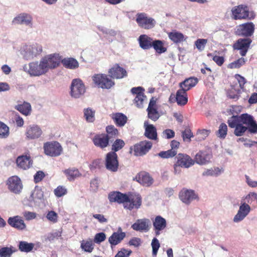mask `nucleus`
<instances>
[{"instance_id": "69168bd1", "label": "nucleus", "mask_w": 257, "mask_h": 257, "mask_svg": "<svg viewBox=\"0 0 257 257\" xmlns=\"http://www.w3.org/2000/svg\"><path fill=\"white\" fill-rule=\"evenodd\" d=\"M106 239V235L104 232L97 233L95 235L94 242L99 244L104 241Z\"/></svg>"}, {"instance_id": "c9c22d12", "label": "nucleus", "mask_w": 257, "mask_h": 257, "mask_svg": "<svg viewBox=\"0 0 257 257\" xmlns=\"http://www.w3.org/2000/svg\"><path fill=\"white\" fill-rule=\"evenodd\" d=\"M105 136L108 139L109 142H113L118 136V131L114 126L112 125H108L106 127Z\"/></svg>"}, {"instance_id": "f3484780", "label": "nucleus", "mask_w": 257, "mask_h": 257, "mask_svg": "<svg viewBox=\"0 0 257 257\" xmlns=\"http://www.w3.org/2000/svg\"><path fill=\"white\" fill-rule=\"evenodd\" d=\"M197 197V196L194 191L185 188L182 189L179 194V199L187 205L189 204Z\"/></svg>"}, {"instance_id": "7c9ffc66", "label": "nucleus", "mask_w": 257, "mask_h": 257, "mask_svg": "<svg viewBox=\"0 0 257 257\" xmlns=\"http://www.w3.org/2000/svg\"><path fill=\"white\" fill-rule=\"evenodd\" d=\"M176 100L179 105H185L188 102L186 91L182 89L178 90L176 94Z\"/></svg>"}, {"instance_id": "5701e85b", "label": "nucleus", "mask_w": 257, "mask_h": 257, "mask_svg": "<svg viewBox=\"0 0 257 257\" xmlns=\"http://www.w3.org/2000/svg\"><path fill=\"white\" fill-rule=\"evenodd\" d=\"M241 92V90L238 87L237 84L231 85L230 87L226 90V94L227 98L234 101L239 99Z\"/></svg>"}, {"instance_id": "a18cd8bd", "label": "nucleus", "mask_w": 257, "mask_h": 257, "mask_svg": "<svg viewBox=\"0 0 257 257\" xmlns=\"http://www.w3.org/2000/svg\"><path fill=\"white\" fill-rule=\"evenodd\" d=\"M223 170L219 169L218 167H215L213 169L211 168L207 169L204 171L202 173L203 176H218L221 174Z\"/></svg>"}, {"instance_id": "e433bc0d", "label": "nucleus", "mask_w": 257, "mask_h": 257, "mask_svg": "<svg viewBox=\"0 0 257 257\" xmlns=\"http://www.w3.org/2000/svg\"><path fill=\"white\" fill-rule=\"evenodd\" d=\"M154 229L163 230L167 226L166 220L161 216H157L153 222Z\"/></svg>"}, {"instance_id": "338daca9", "label": "nucleus", "mask_w": 257, "mask_h": 257, "mask_svg": "<svg viewBox=\"0 0 257 257\" xmlns=\"http://www.w3.org/2000/svg\"><path fill=\"white\" fill-rule=\"evenodd\" d=\"M45 177V174L42 171H37L34 176V181L36 183L41 181Z\"/></svg>"}, {"instance_id": "c85d7f7f", "label": "nucleus", "mask_w": 257, "mask_h": 257, "mask_svg": "<svg viewBox=\"0 0 257 257\" xmlns=\"http://www.w3.org/2000/svg\"><path fill=\"white\" fill-rule=\"evenodd\" d=\"M125 233L124 232H114L108 238V242L111 244V246H115L121 242L125 237Z\"/></svg>"}, {"instance_id": "c03bdc74", "label": "nucleus", "mask_w": 257, "mask_h": 257, "mask_svg": "<svg viewBox=\"0 0 257 257\" xmlns=\"http://www.w3.org/2000/svg\"><path fill=\"white\" fill-rule=\"evenodd\" d=\"M84 116L88 122H93L95 120V111L88 107L84 109Z\"/></svg>"}, {"instance_id": "6ab92c4d", "label": "nucleus", "mask_w": 257, "mask_h": 257, "mask_svg": "<svg viewBox=\"0 0 257 257\" xmlns=\"http://www.w3.org/2000/svg\"><path fill=\"white\" fill-rule=\"evenodd\" d=\"M9 189L12 192L18 193L22 189V184L19 178L17 176H12L9 178L7 181Z\"/></svg>"}, {"instance_id": "37998d69", "label": "nucleus", "mask_w": 257, "mask_h": 257, "mask_svg": "<svg viewBox=\"0 0 257 257\" xmlns=\"http://www.w3.org/2000/svg\"><path fill=\"white\" fill-rule=\"evenodd\" d=\"M124 146L125 143L122 140L117 139L115 141H113V143L111 146V151L110 152H114V153H116V152L122 149Z\"/></svg>"}, {"instance_id": "6e6552de", "label": "nucleus", "mask_w": 257, "mask_h": 257, "mask_svg": "<svg viewBox=\"0 0 257 257\" xmlns=\"http://www.w3.org/2000/svg\"><path fill=\"white\" fill-rule=\"evenodd\" d=\"M45 154L52 157L59 156L63 152V148L59 143L57 141L48 142L44 144Z\"/></svg>"}, {"instance_id": "b1692460", "label": "nucleus", "mask_w": 257, "mask_h": 257, "mask_svg": "<svg viewBox=\"0 0 257 257\" xmlns=\"http://www.w3.org/2000/svg\"><path fill=\"white\" fill-rule=\"evenodd\" d=\"M144 127L145 129L144 135L149 139L152 140H157L158 139L157 130L155 126L153 124H149L147 121L144 122Z\"/></svg>"}, {"instance_id": "473e14b6", "label": "nucleus", "mask_w": 257, "mask_h": 257, "mask_svg": "<svg viewBox=\"0 0 257 257\" xmlns=\"http://www.w3.org/2000/svg\"><path fill=\"white\" fill-rule=\"evenodd\" d=\"M31 22V17L28 14H21L15 17L12 21L14 24H25L28 25Z\"/></svg>"}, {"instance_id": "0eeeda50", "label": "nucleus", "mask_w": 257, "mask_h": 257, "mask_svg": "<svg viewBox=\"0 0 257 257\" xmlns=\"http://www.w3.org/2000/svg\"><path fill=\"white\" fill-rule=\"evenodd\" d=\"M92 80L97 86L102 89H108L114 85V82L111 78L104 74L94 75Z\"/></svg>"}, {"instance_id": "de8ad7c7", "label": "nucleus", "mask_w": 257, "mask_h": 257, "mask_svg": "<svg viewBox=\"0 0 257 257\" xmlns=\"http://www.w3.org/2000/svg\"><path fill=\"white\" fill-rule=\"evenodd\" d=\"M9 135V127L5 123L0 121V138L6 139Z\"/></svg>"}, {"instance_id": "f03ea898", "label": "nucleus", "mask_w": 257, "mask_h": 257, "mask_svg": "<svg viewBox=\"0 0 257 257\" xmlns=\"http://www.w3.org/2000/svg\"><path fill=\"white\" fill-rule=\"evenodd\" d=\"M232 18L235 20L242 19L251 20L254 18L255 15L252 12H249L248 7L245 5H240L234 7L231 9Z\"/></svg>"}, {"instance_id": "1a4fd4ad", "label": "nucleus", "mask_w": 257, "mask_h": 257, "mask_svg": "<svg viewBox=\"0 0 257 257\" xmlns=\"http://www.w3.org/2000/svg\"><path fill=\"white\" fill-rule=\"evenodd\" d=\"M106 169L112 172L117 171L119 166L118 156L114 152H108L106 154L105 159Z\"/></svg>"}, {"instance_id": "f704fd0d", "label": "nucleus", "mask_w": 257, "mask_h": 257, "mask_svg": "<svg viewBox=\"0 0 257 257\" xmlns=\"http://www.w3.org/2000/svg\"><path fill=\"white\" fill-rule=\"evenodd\" d=\"M138 181L144 186H150L153 182V179L148 173H141L138 175Z\"/></svg>"}, {"instance_id": "ddd939ff", "label": "nucleus", "mask_w": 257, "mask_h": 257, "mask_svg": "<svg viewBox=\"0 0 257 257\" xmlns=\"http://www.w3.org/2000/svg\"><path fill=\"white\" fill-rule=\"evenodd\" d=\"M175 163L181 168H189L194 164V161L186 154H178L175 157Z\"/></svg>"}, {"instance_id": "9d476101", "label": "nucleus", "mask_w": 257, "mask_h": 257, "mask_svg": "<svg viewBox=\"0 0 257 257\" xmlns=\"http://www.w3.org/2000/svg\"><path fill=\"white\" fill-rule=\"evenodd\" d=\"M240 123L245 124L248 128V132L250 134L257 133V122L253 117L248 113H243L240 115Z\"/></svg>"}, {"instance_id": "4c0bfd02", "label": "nucleus", "mask_w": 257, "mask_h": 257, "mask_svg": "<svg viewBox=\"0 0 257 257\" xmlns=\"http://www.w3.org/2000/svg\"><path fill=\"white\" fill-rule=\"evenodd\" d=\"M35 194V200L33 199V201L36 203L38 202L40 206L41 204L44 206L45 205V200L44 199L43 191L42 190L41 188L38 186H36L34 192H33V194Z\"/></svg>"}, {"instance_id": "680f3d73", "label": "nucleus", "mask_w": 257, "mask_h": 257, "mask_svg": "<svg viewBox=\"0 0 257 257\" xmlns=\"http://www.w3.org/2000/svg\"><path fill=\"white\" fill-rule=\"evenodd\" d=\"M54 191L55 195L58 197H62L67 193V189L62 186H58Z\"/></svg>"}, {"instance_id": "603ef678", "label": "nucleus", "mask_w": 257, "mask_h": 257, "mask_svg": "<svg viewBox=\"0 0 257 257\" xmlns=\"http://www.w3.org/2000/svg\"><path fill=\"white\" fill-rule=\"evenodd\" d=\"M148 117L153 121H156L160 117L159 113L156 108L147 109Z\"/></svg>"}, {"instance_id": "a19ab883", "label": "nucleus", "mask_w": 257, "mask_h": 257, "mask_svg": "<svg viewBox=\"0 0 257 257\" xmlns=\"http://www.w3.org/2000/svg\"><path fill=\"white\" fill-rule=\"evenodd\" d=\"M15 108L22 114L27 115L30 112L31 106L30 103L24 102L23 104L16 105Z\"/></svg>"}, {"instance_id": "cd10ccee", "label": "nucleus", "mask_w": 257, "mask_h": 257, "mask_svg": "<svg viewBox=\"0 0 257 257\" xmlns=\"http://www.w3.org/2000/svg\"><path fill=\"white\" fill-rule=\"evenodd\" d=\"M16 163L20 168L26 170L30 167L31 157L27 155L19 156L17 159Z\"/></svg>"}, {"instance_id": "dca6fc26", "label": "nucleus", "mask_w": 257, "mask_h": 257, "mask_svg": "<svg viewBox=\"0 0 257 257\" xmlns=\"http://www.w3.org/2000/svg\"><path fill=\"white\" fill-rule=\"evenodd\" d=\"M109 76L113 79H122L127 76L125 69L120 67L119 64H115L108 71Z\"/></svg>"}, {"instance_id": "6e6d98bb", "label": "nucleus", "mask_w": 257, "mask_h": 257, "mask_svg": "<svg viewBox=\"0 0 257 257\" xmlns=\"http://www.w3.org/2000/svg\"><path fill=\"white\" fill-rule=\"evenodd\" d=\"M151 246L152 247V254L153 256H156L158 249L160 246V242L158 239L154 237L152 241Z\"/></svg>"}, {"instance_id": "052dcab7", "label": "nucleus", "mask_w": 257, "mask_h": 257, "mask_svg": "<svg viewBox=\"0 0 257 257\" xmlns=\"http://www.w3.org/2000/svg\"><path fill=\"white\" fill-rule=\"evenodd\" d=\"M193 135L189 128H186L182 132V137L185 142H190L191 138H193Z\"/></svg>"}, {"instance_id": "864d4df0", "label": "nucleus", "mask_w": 257, "mask_h": 257, "mask_svg": "<svg viewBox=\"0 0 257 257\" xmlns=\"http://www.w3.org/2000/svg\"><path fill=\"white\" fill-rule=\"evenodd\" d=\"M245 61L246 60L244 58H240L230 63L229 64V67L231 69L239 68L245 64Z\"/></svg>"}, {"instance_id": "4d7b16f0", "label": "nucleus", "mask_w": 257, "mask_h": 257, "mask_svg": "<svg viewBox=\"0 0 257 257\" xmlns=\"http://www.w3.org/2000/svg\"><path fill=\"white\" fill-rule=\"evenodd\" d=\"M245 202L247 204H251L253 201L257 202V193L250 192L244 197Z\"/></svg>"}, {"instance_id": "49530a36", "label": "nucleus", "mask_w": 257, "mask_h": 257, "mask_svg": "<svg viewBox=\"0 0 257 257\" xmlns=\"http://www.w3.org/2000/svg\"><path fill=\"white\" fill-rule=\"evenodd\" d=\"M177 155V151L173 150H168L166 151H161L156 155V156L163 158L168 159L173 158Z\"/></svg>"}, {"instance_id": "13d9d810", "label": "nucleus", "mask_w": 257, "mask_h": 257, "mask_svg": "<svg viewBox=\"0 0 257 257\" xmlns=\"http://www.w3.org/2000/svg\"><path fill=\"white\" fill-rule=\"evenodd\" d=\"M81 247L84 251L88 252H91L94 248L92 242L91 241H83L81 243Z\"/></svg>"}, {"instance_id": "4468645a", "label": "nucleus", "mask_w": 257, "mask_h": 257, "mask_svg": "<svg viewBox=\"0 0 257 257\" xmlns=\"http://www.w3.org/2000/svg\"><path fill=\"white\" fill-rule=\"evenodd\" d=\"M128 200L124 202V207L130 210L134 208L139 209L142 205V198L140 195L134 194L128 196Z\"/></svg>"}, {"instance_id": "bf43d9fd", "label": "nucleus", "mask_w": 257, "mask_h": 257, "mask_svg": "<svg viewBox=\"0 0 257 257\" xmlns=\"http://www.w3.org/2000/svg\"><path fill=\"white\" fill-rule=\"evenodd\" d=\"M207 41L205 39H198L195 42V45L199 51H202L204 49Z\"/></svg>"}, {"instance_id": "79ce46f5", "label": "nucleus", "mask_w": 257, "mask_h": 257, "mask_svg": "<svg viewBox=\"0 0 257 257\" xmlns=\"http://www.w3.org/2000/svg\"><path fill=\"white\" fill-rule=\"evenodd\" d=\"M16 251L17 249L12 246L2 247L0 248V257H11L12 254Z\"/></svg>"}, {"instance_id": "20e7f679", "label": "nucleus", "mask_w": 257, "mask_h": 257, "mask_svg": "<svg viewBox=\"0 0 257 257\" xmlns=\"http://www.w3.org/2000/svg\"><path fill=\"white\" fill-rule=\"evenodd\" d=\"M136 21L140 27L146 30L152 29L156 25V20L149 17L145 13H138L136 15Z\"/></svg>"}, {"instance_id": "2eb2a0df", "label": "nucleus", "mask_w": 257, "mask_h": 257, "mask_svg": "<svg viewBox=\"0 0 257 257\" xmlns=\"http://www.w3.org/2000/svg\"><path fill=\"white\" fill-rule=\"evenodd\" d=\"M145 89L141 86L133 87L131 92L133 94H136V96L134 99V103L138 108L143 107V102L146 96L144 94V91Z\"/></svg>"}, {"instance_id": "393cba45", "label": "nucleus", "mask_w": 257, "mask_h": 257, "mask_svg": "<svg viewBox=\"0 0 257 257\" xmlns=\"http://www.w3.org/2000/svg\"><path fill=\"white\" fill-rule=\"evenodd\" d=\"M153 39L147 35H141L138 38L140 47L143 50H149L152 48Z\"/></svg>"}, {"instance_id": "5fc2aeb1", "label": "nucleus", "mask_w": 257, "mask_h": 257, "mask_svg": "<svg viewBox=\"0 0 257 257\" xmlns=\"http://www.w3.org/2000/svg\"><path fill=\"white\" fill-rule=\"evenodd\" d=\"M247 131H248L247 127L240 123L235 127L234 134L236 136H241Z\"/></svg>"}, {"instance_id": "39448f33", "label": "nucleus", "mask_w": 257, "mask_h": 257, "mask_svg": "<svg viewBox=\"0 0 257 257\" xmlns=\"http://www.w3.org/2000/svg\"><path fill=\"white\" fill-rule=\"evenodd\" d=\"M153 146L151 142L144 141L136 144L130 148V153H133L135 156H143L151 150Z\"/></svg>"}, {"instance_id": "774afa93", "label": "nucleus", "mask_w": 257, "mask_h": 257, "mask_svg": "<svg viewBox=\"0 0 257 257\" xmlns=\"http://www.w3.org/2000/svg\"><path fill=\"white\" fill-rule=\"evenodd\" d=\"M131 253V250L122 248L117 252L115 257H128Z\"/></svg>"}, {"instance_id": "ea45409f", "label": "nucleus", "mask_w": 257, "mask_h": 257, "mask_svg": "<svg viewBox=\"0 0 257 257\" xmlns=\"http://www.w3.org/2000/svg\"><path fill=\"white\" fill-rule=\"evenodd\" d=\"M152 44V47L159 54L165 53L167 51V48L164 47V43L161 40H153V44Z\"/></svg>"}, {"instance_id": "f8f14e48", "label": "nucleus", "mask_w": 257, "mask_h": 257, "mask_svg": "<svg viewBox=\"0 0 257 257\" xmlns=\"http://www.w3.org/2000/svg\"><path fill=\"white\" fill-rule=\"evenodd\" d=\"M251 211L250 206L246 202L241 201L239 209L233 217V221L235 223H238L242 221Z\"/></svg>"}, {"instance_id": "4be33fe9", "label": "nucleus", "mask_w": 257, "mask_h": 257, "mask_svg": "<svg viewBox=\"0 0 257 257\" xmlns=\"http://www.w3.org/2000/svg\"><path fill=\"white\" fill-rule=\"evenodd\" d=\"M92 142L96 147L101 149L106 148L109 142L108 139L105 136V134L96 135L92 139Z\"/></svg>"}, {"instance_id": "58836bf2", "label": "nucleus", "mask_w": 257, "mask_h": 257, "mask_svg": "<svg viewBox=\"0 0 257 257\" xmlns=\"http://www.w3.org/2000/svg\"><path fill=\"white\" fill-rule=\"evenodd\" d=\"M64 173L69 181H73L79 177L81 174L78 169L75 168L68 169L64 171Z\"/></svg>"}, {"instance_id": "aec40b11", "label": "nucleus", "mask_w": 257, "mask_h": 257, "mask_svg": "<svg viewBox=\"0 0 257 257\" xmlns=\"http://www.w3.org/2000/svg\"><path fill=\"white\" fill-rule=\"evenodd\" d=\"M212 155L210 153L203 151H199L196 154L194 158V163L203 165L208 164L210 159L212 158Z\"/></svg>"}, {"instance_id": "0e129e2a", "label": "nucleus", "mask_w": 257, "mask_h": 257, "mask_svg": "<svg viewBox=\"0 0 257 257\" xmlns=\"http://www.w3.org/2000/svg\"><path fill=\"white\" fill-rule=\"evenodd\" d=\"M42 134V129L39 125H33V139L40 138Z\"/></svg>"}, {"instance_id": "a211bd4d", "label": "nucleus", "mask_w": 257, "mask_h": 257, "mask_svg": "<svg viewBox=\"0 0 257 257\" xmlns=\"http://www.w3.org/2000/svg\"><path fill=\"white\" fill-rule=\"evenodd\" d=\"M110 203L116 202L118 204L123 203L128 200V195L119 191L110 192L108 195Z\"/></svg>"}, {"instance_id": "72a5a7b5", "label": "nucleus", "mask_w": 257, "mask_h": 257, "mask_svg": "<svg viewBox=\"0 0 257 257\" xmlns=\"http://www.w3.org/2000/svg\"><path fill=\"white\" fill-rule=\"evenodd\" d=\"M112 119L117 126H123L126 123L127 118L122 113H116L113 114Z\"/></svg>"}, {"instance_id": "c756f323", "label": "nucleus", "mask_w": 257, "mask_h": 257, "mask_svg": "<svg viewBox=\"0 0 257 257\" xmlns=\"http://www.w3.org/2000/svg\"><path fill=\"white\" fill-rule=\"evenodd\" d=\"M169 38L174 43L178 44L185 41L184 35L181 32L173 30L168 33Z\"/></svg>"}, {"instance_id": "bb28decb", "label": "nucleus", "mask_w": 257, "mask_h": 257, "mask_svg": "<svg viewBox=\"0 0 257 257\" xmlns=\"http://www.w3.org/2000/svg\"><path fill=\"white\" fill-rule=\"evenodd\" d=\"M8 222L11 226L19 230H23L26 227L24 220L19 216L9 218Z\"/></svg>"}, {"instance_id": "09e8293b", "label": "nucleus", "mask_w": 257, "mask_h": 257, "mask_svg": "<svg viewBox=\"0 0 257 257\" xmlns=\"http://www.w3.org/2000/svg\"><path fill=\"white\" fill-rule=\"evenodd\" d=\"M228 125L231 128H235L240 123V115H233L227 120Z\"/></svg>"}, {"instance_id": "423d86ee", "label": "nucleus", "mask_w": 257, "mask_h": 257, "mask_svg": "<svg viewBox=\"0 0 257 257\" xmlns=\"http://www.w3.org/2000/svg\"><path fill=\"white\" fill-rule=\"evenodd\" d=\"M86 91L85 86L83 81L79 78L72 80L70 86V95L74 98L82 96Z\"/></svg>"}, {"instance_id": "a878e982", "label": "nucleus", "mask_w": 257, "mask_h": 257, "mask_svg": "<svg viewBox=\"0 0 257 257\" xmlns=\"http://www.w3.org/2000/svg\"><path fill=\"white\" fill-rule=\"evenodd\" d=\"M61 63L65 68L72 70L78 68L79 65L76 59L72 57H67L62 59L61 56Z\"/></svg>"}, {"instance_id": "412c9836", "label": "nucleus", "mask_w": 257, "mask_h": 257, "mask_svg": "<svg viewBox=\"0 0 257 257\" xmlns=\"http://www.w3.org/2000/svg\"><path fill=\"white\" fill-rule=\"evenodd\" d=\"M149 223L150 221L148 219H139L132 224V228L136 231L146 232L150 229Z\"/></svg>"}, {"instance_id": "e2e57ef3", "label": "nucleus", "mask_w": 257, "mask_h": 257, "mask_svg": "<svg viewBox=\"0 0 257 257\" xmlns=\"http://www.w3.org/2000/svg\"><path fill=\"white\" fill-rule=\"evenodd\" d=\"M58 217V214L54 211H48L46 215L47 219L53 223L57 222Z\"/></svg>"}, {"instance_id": "2f4dec72", "label": "nucleus", "mask_w": 257, "mask_h": 257, "mask_svg": "<svg viewBox=\"0 0 257 257\" xmlns=\"http://www.w3.org/2000/svg\"><path fill=\"white\" fill-rule=\"evenodd\" d=\"M197 82L198 79L196 78L190 77L186 79L184 81L180 83V89L187 91L192 87L195 86Z\"/></svg>"}, {"instance_id": "9b49d317", "label": "nucleus", "mask_w": 257, "mask_h": 257, "mask_svg": "<svg viewBox=\"0 0 257 257\" xmlns=\"http://www.w3.org/2000/svg\"><path fill=\"white\" fill-rule=\"evenodd\" d=\"M250 38H239L233 45L234 50H239L241 56H245L252 43Z\"/></svg>"}, {"instance_id": "8fccbe9b", "label": "nucleus", "mask_w": 257, "mask_h": 257, "mask_svg": "<svg viewBox=\"0 0 257 257\" xmlns=\"http://www.w3.org/2000/svg\"><path fill=\"white\" fill-rule=\"evenodd\" d=\"M19 248L23 252H30L32 250V243H28L24 241H20L19 243Z\"/></svg>"}, {"instance_id": "3c124183", "label": "nucleus", "mask_w": 257, "mask_h": 257, "mask_svg": "<svg viewBox=\"0 0 257 257\" xmlns=\"http://www.w3.org/2000/svg\"><path fill=\"white\" fill-rule=\"evenodd\" d=\"M227 126L224 123H221L219 126L218 131L217 132V135L220 139H224L227 135Z\"/></svg>"}, {"instance_id": "7ed1b4c3", "label": "nucleus", "mask_w": 257, "mask_h": 257, "mask_svg": "<svg viewBox=\"0 0 257 257\" xmlns=\"http://www.w3.org/2000/svg\"><path fill=\"white\" fill-rule=\"evenodd\" d=\"M255 26L252 22H247L240 24L234 29L235 35L248 38L252 36L254 33Z\"/></svg>"}, {"instance_id": "f257e3e1", "label": "nucleus", "mask_w": 257, "mask_h": 257, "mask_svg": "<svg viewBox=\"0 0 257 257\" xmlns=\"http://www.w3.org/2000/svg\"><path fill=\"white\" fill-rule=\"evenodd\" d=\"M61 63V55L59 53H53L43 57L39 64L33 66V76H40L45 74L50 69L58 67Z\"/></svg>"}]
</instances>
